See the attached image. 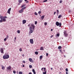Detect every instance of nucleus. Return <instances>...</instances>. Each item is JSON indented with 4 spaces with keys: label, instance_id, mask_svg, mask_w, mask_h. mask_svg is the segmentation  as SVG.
Listing matches in <instances>:
<instances>
[{
    "label": "nucleus",
    "instance_id": "obj_57",
    "mask_svg": "<svg viewBox=\"0 0 74 74\" xmlns=\"http://www.w3.org/2000/svg\"><path fill=\"white\" fill-rule=\"evenodd\" d=\"M63 51V52H65V50H64Z\"/></svg>",
    "mask_w": 74,
    "mask_h": 74
},
{
    "label": "nucleus",
    "instance_id": "obj_51",
    "mask_svg": "<svg viewBox=\"0 0 74 74\" xmlns=\"http://www.w3.org/2000/svg\"><path fill=\"white\" fill-rule=\"evenodd\" d=\"M66 74H69V73H68V72H66Z\"/></svg>",
    "mask_w": 74,
    "mask_h": 74
},
{
    "label": "nucleus",
    "instance_id": "obj_31",
    "mask_svg": "<svg viewBox=\"0 0 74 74\" xmlns=\"http://www.w3.org/2000/svg\"><path fill=\"white\" fill-rule=\"evenodd\" d=\"M29 67L30 69H31V68H32V66L31 65H29Z\"/></svg>",
    "mask_w": 74,
    "mask_h": 74
},
{
    "label": "nucleus",
    "instance_id": "obj_27",
    "mask_svg": "<svg viewBox=\"0 0 74 74\" xmlns=\"http://www.w3.org/2000/svg\"><path fill=\"white\" fill-rule=\"evenodd\" d=\"M17 32L19 34L20 33V31L19 30H18L17 31Z\"/></svg>",
    "mask_w": 74,
    "mask_h": 74
},
{
    "label": "nucleus",
    "instance_id": "obj_30",
    "mask_svg": "<svg viewBox=\"0 0 74 74\" xmlns=\"http://www.w3.org/2000/svg\"><path fill=\"white\" fill-rule=\"evenodd\" d=\"M7 38H5L4 39V41H6V40H7Z\"/></svg>",
    "mask_w": 74,
    "mask_h": 74
},
{
    "label": "nucleus",
    "instance_id": "obj_42",
    "mask_svg": "<svg viewBox=\"0 0 74 74\" xmlns=\"http://www.w3.org/2000/svg\"><path fill=\"white\" fill-rule=\"evenodd\" d=\"M46 55L47 56H48V53H46Z\"/></svg>",
    "mask_w": 74,
    "mask_h": 74
},
{
    "label": "nucleus",
    "instance_id": "obj_47",
    "mask_svg": "<svg viewBox=\"0 0 74 74\" xmlns=\"http://www.w3.org/2000/svg\"><path fill=\"white\" fill-rule=\"evenodd\" d=\"M44 72H47V70H44Z\"/></svg>",
    "mask_w": 74,
    "mask_h": 74
},
{
    "label": "nucleus",
    "instance_id": "obj_35",
    "mask_svg": "<svg viewBox=\"0 0 74 74\" xmlns=\"http://www.w3.org/2000/svg\"><path fill=\"white\" fill-rule=\"evenodd\" d=\"M42 73L43 74H47V72H43Z\"/></svg>",
    "mask_w": 74,
    "mask_h": 74
},
{
    "label": "nucleus",
    "instance_id": "obj_54",
    "mask_svg": "<svg viewBox=\"0 0 74 74\" xmlns=\"http://www.w3.org/2000/svg\"><path fill=\"white\" fill-rule=\"evenodd\" d=\"M16 37H15L14 38V40H16Z\"/></svg>",
    "mask_w": 74,
    "mask_h": 74
},
{
    "label": "nucleus",
    "instance_id": "obj_8",
    "mask_svg": "<svg viewBox=\"0 0 74 74\" xmlns=\"http://www.w3.org/2000/svg\"><path fill=\"white\" fill-rule=\"evenodd\" d=\"M11 8H10L9 9L7 13H8V14H10V12L11 11Z\"/></svg>",
    "mask_w": 74,
    "mask_h": 74
},
{
    "label": "nucleus",
    "instance_id": "obj_46",
    "mask_svg": "<svg viewBox=\"0 0 74 74\" xmlns=\"http://www.w3.org/2000/svg\"><path fill=\"white\" fill-rule=\"evenodd\" d=\"M43 69H44V70H47V69H46V68H44Z\"/></svg>",
    "mask_w": 74,
    "mask_h": 74
},
{
    "label": "nucleus",
    "instance_id": "obj_5",
    "mask_svg": "<svg viewBox=\"0 0 74 74\" xmlns=\"http://www.w3.org/2000/svg\"><path fill=\"white\" fill-rule=\"evenodd\" d=\"M56 25L57 26H59L60 27H61V26H62V23H59V22H56Z\"/></svg>",
    "mask_w": 74,
    "mask_h": 74
},
{
    "label": "nucleus",
    "instance_id": "obj_40",
    "mask_svg": "<svg viewBox=\"0 0 74 74\" xmlns=\"http://www.w3.org/2000/svg\"><path fill=\"white\" fill-rule=\"evenodd\" d=\"M23 63H26V62L25 61H22Z\"/></svg>",
    "mask_w": 74,
    "mask_h": 74
},
{
    "label": "nucleus",
    "instance_id": "obj_44",
    "mask_svg": "<svg viewBox=\"0 0 74 74\" xmlns=\"http://www.w3.org/2000/svg\"><path fill=\"white\" fill-rule=\"evenodd\" d=\"M47 0H45L43 1V2H47Z\"/></svg>",
    "mask_w": 74,
    "mask_h": 74
},
{
    "label": "nucleus",
    "instance_id": "obj_48",
    "mask_svg": "<svg viewBox=\"0 0 74 74\" xmlns=\"http://www.w3.org/2000/svg\"><path fill=\"white\" fill-rule=\"evenodd\" d=\"M53 36L52 35L50 36V37H51V38H52V37H53Z\"/></svg>",
    "mask_w": 74,
    "mask_h": 74
},
{
    "label": "nucleus",
    "instance_id": "obj_43",
    "mask_svg": "<svg viewBox=\"0 0 74 74\" xmlns=\"http://www.w3.org/2000/svg\"><path fill=\"white\" fill-rule=\"evenodd\" d=\"M62 3V1L60 0V3Z\"/></svg>",
    "mask_w": 74,
    "mask_h": 74
},
{
    "label": "nucleus",
    "instance_id": "obj_28",
    "mask_svg": "<svg viewBox=\"0 0 74 74\" xmlns=\"http://www.w3.org/2000/svg\"><path fill=\"white\" fill-rule=\"evenodd\" d=\"M41 13V11H39L38 12V14H40Z\"/></svg>",
    "mask_w": 74,
    "mask_h": 74
},
{
    "label": "nucleus",
    "instance_id": "obj_25",
    "mask_svg": "<svg viewBox=\"0 0 74 74\" xmlns=\"http://www.w3.org/2000/svg\"><path fill=\"white\" fill-rule=\"evenodd\" d=\"M19 51L20 52H21V51H22V48H20V49H19Z\"/></svg>",
    "mask_w": 74,
    "mask_h": 74
},
{
    "label": "nucleus",
    "instance_id": "obj_60",
    "mask_svg": "<svg viewBox=\"0 0 74 74\" xmlns=\"http://www.w3.org/2000/svg\"><path fill=\"white\" fill-rule=\"evenodd\" d=\"M26 3H29V1H27L26 2Z\"/></svg>",
    "mask_w": 74,
    "mask_h": 74
},
{
    "label": "nucleus",
    "instance_id": "obj_23",
    "mask_svg": "<svg viewBox=\"0 0 74 74\" xmlns=\"http://www.w3.org/2000/svg\"><path fill=\"white\" fill-rule=\"evenodd\" d=\"M42 56H40V59H42Z\"/></svg>",
    "mask_w": 74,
    "mask_h": 74
},
{
    "label": "nucleus",
    "instance_id": "obj_62",
    "mask_svg": "<svg viewBox=\"0 0 74 74\" xmlns=\"http://www.w3.org/2000/svg\"><path fill=\"white\" fill-rule=\"evenodd\" d=\"M40 10H41V9H40Z\"/></svg>",
    "mask_w": 74,
    "mask_h": 74
},
{
    "label": "nucleus",
    "instance_id": "obj_19",
    "mask_svg": "<svg viewBox=\"0 0 74 74\" xmlns=\"http://www.w3.org/2000/svg\"><path fill=\"white\" fill-rule=\"evenodd\" d=\"M23 0H18V1L19 3H21V2H22Z\"/></svg>",
    "mask_w": 74,
    "mask_h": 74
},
{
    "label": "nucleus",
    "instance_id": "obj_9",
    "mask_svg": "<svg viewBox=\"0 0 74 74\" xmlns=\"http://www.w3.org/2000/svg\"><path fill=\"white\" fill-rule=\"evenodd\" d=\"M29 41L31 44H33L34 43L33 39H30L29 40Z\"/></svg>",
    "mask_w": 74,
    "mask_h": 74
},
{
    "label": "nucleus",
    "instance_id": "obj_17",
    "mask_svg": "<svg viewBox=\"0 0 74 74\" xmlns=\"http://www.w3.org/2000/svg\"><path fill=\"white\" fill-rule=\"evenodd\" d=\"M5 66H2V70H4V69H5Z\"/></svg>",
    "mask_w": 74,
    "mask_h": 74
},
{
    "label": "nucleus",
    "instance_id": "obj_36",
    "mask_svg": "<svg viewBox=\"0 0 74 74\" xmlns=\"http://www.w3.org/2000/svg\"><path fill=\"white\" fill-rule=\"evenodd\" d=\"M59 10H57V13L58 14H59Z\"/></svg>",
    "mask_w": 74,
    "mask_h": 74
},
{
    "label": "nucleus",
    "instance_id": "obj_45",
    "mask_svg": "<svg viewBox=\"0 0 74 74\" xmlns=\"http://www.w3.org/2000/svg\"><path fill=\"white\" fill-rule=\"evenodd\" d=\"M56 12H54V15H55V14H56Z\"/></svg>",
    "mask_w": 74,
    "mask_h": 74
},
{
    "label": "nucleus",
    "instance_id": "obj_50",
    "mask_svg": "<svg viewBox=\"0 0 74 74\" xmlns=\"http://www.w3.org/2000/svg\"><path fill=\"white\" fill-rule=\"evenodd\" d=\"M28 74H32V73L31 72H30Z\"/></svg>",
    "mask_w": 74,
    "mask_h": 74
},
{
    "label": "nucleus",
    "instance_id": "obj_37",
    "mask_svg": "<svg viewBox=\"0 0 74 74\" xmlns=\"http://www.w3.org/2000/svg\"><path fill=\"white\" fill-rule=\"evenodd\" d=\"M35 25H37V21H36L35 22Z\"/></svg>",
    "mask_w": 74,
    "mask_h": 74
},
{
    "label": "nucleus",
    "instance_id": "obj_41",
    "mask_svg": "<svg viewBox=\"0 0 74 74\" xmlns=\"http://www.w3.org/2000/svg\"><path fill=\"white\" fill-rule=\"evenodd\" d=\"M69 12H71V10H69Z\"/></svg>",
    "mask_w": 74,
    "mask_h": 74
},
{
    "label": "nucleus",
    "instance_id": "obj_6",
    "mask_svg": "<svg viewBox=\"0 0 74 74\" xmlns=\"http://www.w3.org/2000/svg\"><path fill=\"white\" fill-rule=\"evenodd\" d=\"M64 33L65 37H67V36H68V34H67V31H64Z\"/></svg>",
    "mask_w": 74,
    "mask_h": 74
},
{
    "label": "nucleus",
    "instance_id": "obj_38",
    "mask_svg": "<svg viewBox=\"0 0 74 74\" xmlns=\"http://www.w3.org/2000/svg\"><path fill=\"white\" fill-rule=\"evenodd\" d=\"M13 73H14V74H15L16 73V72L15 71H13Z\"/></svg>",
    "mask_w": 74,
    "mask_h": 74
},
{
    "label": "nucleus",
    "instance_id": "obj_4",
    "mask_svg": "<svg viewBox=\"0 0 74 74\" xmlns=\"http://www.w3.org/2000/svg\"><path fill=\"white\" fill-rule=\"evenodd\" d=\"M26 9V7H25L23 8H22L21 10L18 11L19 13H22L23 12V10Z\"/></svg>",
    "mask_w": 74,
    "mask_h": 74
},
{
    "label": "nucleus",
    "instance_id": "obj_15",
    "mask_svg": "<svg viewBox=\"0 0 74 74\" xmlns=\"http://www.w3.org/2000/svg\"><path fill=\"white\" fill-rule=\"evenodd\" d=\"M62 15H60L59 16L58 18H62Z\"/></svg>",
    "mask_w": 74,
    "mask_h": 74
},
{
    "label": "nucleus",
    "instance_id": "obj_12",
    "mask_svg": "<svg viewBox=\"0 0 74 74\" xmlns=\"http://www.w3.org/2000/svg\"><path fill=\"white\" fill-rule=\"evenodd\" d=\"M32 72H33L34 74H36V72L35 71V70L34 69H32Z\"/></svg>",
    "mask_w": 74,
    "mask_h": 74
},
{
    "label": "nucleus",
    "instance_id": "obj_11",
    "mask_svg": "<svg viewBox=\"0 0 74 74\" xmlns=\"http://www.w3.org/2000/svg\"><path fill=\"white\" fill-rule=\"evenodd\" d=\"M1 53H4V50L3 48H1Z\"/></svg>",
    "mask_w": 74,
    "mask_h": 74
},
{
    "label": "nucleus",
    "instance_id": "obj_10",
    "mask_svg": "<svg viewBox=\"0 0 74 74\" xmlns=\"http://www.w3.org/2000/svg\"><path fill=\"white\" fill-rule=\"evenodd\" d=\"M26 22V21L24 20L23 21V24H25V23Z\"/></svg>",
    "mask_w": 74,
    "mask_h": 74
},
{
    "label": "nucleus",
    "instance_id": "obj_39",
    "mask_svg": "<svg viewBox=\"0 0 74 74\" xmlns=\"http://www.w3.org/2000/svg\"><path fill=\"white\" fill-rule=\"evenodd\" d=\"M47 25V22L45 23V25Z\"/></svg>",
    "mask_w": 74,
    "mask_h": 74
},
{
    "label": "nucleus",
    "instance_id": "obj_18",
    "mask_svg": "<svg viewBox=\"0 0 74 74\" xmlns=\"http://www.w3.org/2000/svg\"><path fill=\"white\" fill-rule=\"evenodd\" d=\"M25 6H26V5L25 4H23L21 6V8H23V7H25Z\"/></svg>",
    "mask_w": 74,
    "mask_h": 74
},
{
    "label": "nucleus",
    "instance_id": "obj_58",
    "mask_svg": "<svg viewBox=\"0 0 74 74\" xmlns=\"http://www.w3.org/2000/svg\"><path fill=\"white\" fill-rule=\"evenodd\" d=\"M1 15H0V18L1 19Z\"/></svg>",
    "mask_w": 74,
    "mask_h": 74
},
{
    "label": "nucleus",
    "instance_id": "obj_16",
    "mask_svg": "<svg viewBox=\"0 0 74 74\" xmlns=\"http://www.w3.org/2000/svg\"><path fill=\"white\" fill-rule=\"evenodd\" d=\"M58 49H62V47L61 46H59L58 47Z\"/></svg>",
    "mask_w": 74,
    "mask_h": 74
},
{
    "label": "nucleus",
    "instance_id": "obj_34",
    "mask_svg": "<svg viewBox=\"0 0 74 74\" xmlns=\"http://www.w3.org/2000/svg\"><path fill=\"white\" fill-rule=\"evenodd\" d=\"M66 71H68L69 70H68V69L67 68H66L65 69Z\"/></svg>",
    "mask_w": 74,
    "mask_h": 74
},
{
    "label": "nucleus",
    "instance_id": "obj_3",
    "mask_svg": "<svg viewBox=\"0 0 74 74\" xmlns=\"http://www.w3.org/2000/svg\"><path fill=\"white\" fill-rule=\"evenodd\" d=\"M10 57L9 55L8 54H5L3 56V58L4 59H8Z\"/></svg>",
    "mask_w": 74,
    "mask_h": 74
},
{
    "label": "nucleus",
    "instance_id": "obj_24",
    "mask_svg": "<svg viewBox=\"0 0 74 74\" xmlns=\"http://www.w3.org/2000/svg\"><path fill=\"white\" fill-rule=\"evenodd\" d=\"M6 38L7 39H8V38H9V36L8 35H7Z\"/></svg>",
    "mask_w": 74,
    "mask_h": 74
},
{
    "label": "nucleus",
    "instance_id": "obj_33",
    "mask_svg": "<svg viewBox=\"0 0 74 74\" xmlns=\"http://www.w3.org/2000/svg\"><path fill=\"white\" fill-rule=\"evenodd\" d=\"M23 73L22 72H19V74H22Z\"/></svg>",
    "mask_w": 74,
    "mask_h": 74
},
{
    "label": "nucleus",
    "instance_id": "obj_1",
    "mask_svg": "<svg viewBox=\"0 0 74 74\" xmlns=\"http://www.w3.org/2000/svg\"><path fill=\"white\" fill-rule=\"evenodd\" d=\"M31 25H30V24H29L28 25V26L29 27V29L30 30L29 33L31 34L33 33V29L34 30L35 29V26L34 25V24H31Z\"/></svg>",
    "mask_w": 74,
    "mask_h": 74
},
{
    "label": "nucleus",
    "instance_id": "obj_56",
    "mask_svg": "<svg viewBox=\"0 0 74 74\" xmlns=\"http://www.w3.org/2000/svg\"><path fill=\"white\" fill-rule=\"evenodd\" d=\"M22 55V56H23V57H24V54H23V55Z\"/></svg>",
    "mask_w": 74,
    "mask_h": 74
},
{
    "label": "nucleus",
    "instance_id": "obj_32",
    "mask_svg": "<svg viewBox=\"0 0 74 74\" xmlns=\"http://www.w3.org/2000/svg\"><path fill=\"white\" fill-rule=\"evenodd\" d=\"M34 14H35V15H37L38 14L37 13V12H35Z\"/></svg>",
    "mask_w": 74,
    "mask_h": 74
},
{
    "label": "nucleus",
    "instance_id": "obj_49",
    "mask_svg": "<svg viewBox=\"0 0 74 74\" xmlns=\"http://www.w3.org/2000/svg\"><path fill=\"white\" fill-rule=\"evenodd\" d=\"M43 69H44V68H42L41 69V70L42 71V70H43Z\"/></svg>",
    "mask_w": 74,
    "mask_h": 74
},
{
    "label": "nucleus",
    "instance_id": "obj_22",
    "mask_svg": "<svg viewBox=\"0 0 74 74\" xmlns=\"http://www.w3.org/2000/svg\"><path fill=\"white\" fill-rule=\"evenodd\" d=\"M60 51V52L62 53H64L62 52V50H59Z\"/></svg>",
    "mask_w": 74,
    "mask_h": 74
},
{
    "label": "nucleus",
    "instance_id": "obj_26",
    "mask_svg": "<svg viewBox=\"0 0 74 74\" xmlns=\"http://www.w3.org/2000/svg\"><path fill=\"white\" fill-rule=\"evenodd\" d=\"M59 36H60V34H57V37H59Z\"/></svg>",
    "mask_w": 74,
    "mask_h": 74
},
{
    "label": "nucleus",
    "instance_id": "obj_13",
    "mask_svg": "<svg viewBox=\"0 0 74 74\" xmlns=\"http://www.w3.org/2000/svg\"><path fill=\"white\" fill-rule=\"evenodd\" d=\"M45 17V16L44 15L43 16H42L41 17V19L42 20H43V19H44V17Z\"/></svg>",
    "mask_w": 74,
    "mask_h": 74
},
{
    "label": "nucleus",
    "instance_id": "obj_2",
    "mask_svg": "<svg viewBox=\"0 0 74 74\" xmlns=\"http://www.w3.org/2000/svg\"><path fill=\"white\" fill-rule=\"evenodd\" d=\"M7 18V16L3 17L2 16H1V19L2 20L3 22H5L6 21V19H5V18Z\"/></svg>",
    "mask_w": 74,
    "mask_h": 74
},
{
    "label": "nucleus",
    "instance_id": "obj_52",
    "mask_svg": "<svg viewBox=\"0 0 74 74\" xmlns=\"http://www.w3.org/2000/svg\"><path fill=\"white\" fill-rule=\"evenodd\" d=\"M51 31H53V29H51Z\"/></svg>",
    "mask_w": 74,
    "mask_h": 74
},
{
    "label": "nucleus",
    "instance_id": "obj_7",
    "mask_svg": "<svg viewBox=\"0 0 74 74\" xmlns=\"http://www.w3.org/2000/svg\"><path fill=\"white\" fill-rule=\"evenodd\" d=\"M11 66H9L7 67V71L8 70H11Z\"/></svg>",
    "mask_w": 74,
    "mask_h": 74
},
{
    "label": "nucleus",
    "instance_id": "obj_20",
    "mask_svg": "<svg viewBox=\"0 0 74 74\" xmlns=\"http://www.w3.org/2000/svg\"><path fill=\"white\" fill-rule=\"evenodd\" d=\"M29 62H32V59L31 58H29Z\"/></svg>",
    "mask_w": 74,
    "mask_h": 74
},
{
    "label": "nucleus",
    "instance_id": "obj_53",
    "mask_svg": "<svg viewBox=\"0 0 74 74\" xmlns=\"http://www.w3.org/2000/svg\"><path fill=\"white\" fill-rule=\"evenodd\" d=\"M25 67V65H23V67Z\"/></svg>",
    "mask_w": 74,
    "mask_h": 74
},
{
    "label": "nucleus",
    "instance_id": "obj_29",
    "mask_svg": "<svg viewBox=\"0 0 74 74\" xmlns=\"http://www.w3.org/2000/svg\"><path fill=\"white\" fill-rule=\"evenodd\" d=\"M3 20H2V19H1L0 20V23H1V22H3Z\"/></svg>",
    "mask_w": 74,
    "mask_h": 74
},
{
    "label": "nucleus",
    "instance_id": "obj_61",
    "mask_svg": "<svg viewBox=\"0 0 74 74\" xmlns=\"http://www.w3.org/2000/svg\"><path fill=\"white\" fill-rule=\"evenodd\" d=\"M25 1H27V0H25Z\"/></svg>",
    "mask_w": 74,
    "mask_h": 74
},
{
    "label": "nucleus",
    "instance_id": "obj_55",
    "mask_svg": "<svg viewBox=\"0 0 74 74\" xmlns=\"http://www.w3.org/2000/svg\"><path fill=\"white\" fill-rule=\"evenodd\" d=\"M51 70H53V68H51Z\"/></svg>",
    "mask_w": 74,
    "mask_h": 74
},
{
    "label": "nucleus",
    "instance_id": "obj_14",
    "mask_svg": "<svg viewBox=\"0 0 74 74\" xmlns=\"http://www.w3.org/2000/svg\"><path fill=\"white\" fill-rule=\"evenodd\" d=\"M40 50L41 51H42V50H44V48L43 47H41L40 48Z\"/></svg>",
    "mask_w": 74,
    "mask_h": 74
},
{
    "label": "nucleus",
    "instance_id": "obj_59",
    "mask_svg": "<svg viewBox=\"0 0 74 74\" xmlns=\"http://www.w3.org/2000/svg\"><path fill=\"white\" fill-rule=\"evenodd\" d=\"M64 58H66V56H65V55H64Z\"/></svg>",
    "mask_w": 74,
    "mask_h": 74
},
{
    "label": "nucleus",
    "instance_id": "obj_21",
    "mask_svg": "<svg viewBox=\"0 0 74 74\" xmlns=\"http://www.w3.org/2000/svg\"><path fill=\"white\" fill-rule=\"evenodd\" d=\"M35 53L36 55H38V52L37 51H36L35 52Z\"/></svg>",
    "mask_w": 74,
    "mask_h": 74
}]
</instances>
